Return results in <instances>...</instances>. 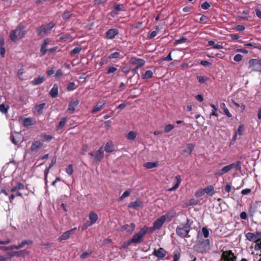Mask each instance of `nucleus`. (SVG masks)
<instances>
[{"instance_id": "obj_1", "label": "nucleus", "mask_w": 261, "mask_h": 261, "mask_svg": "<svg viewBox=\"0 0 261 261\" xmlns=\"http://www.w3.org/2000/svg\"><path fill=\"white\" fill-rule=\"evenodd\" d=\"M192 221L187 219L186 222L181 223L178 225L176 230L177 234L182 238L187 237L191 229Z\"/></svg>"}, {"instance_id": "obj_2", "label": "nucleus", "mask_w": 261, "mask_h": 261, "mask_svg": "<svg viewBox=\"0 0 261 261\" xmlns=\"http://www.w3.org/2000/svg\"><path fill=\"white\" fill-rule=\"evenodd\" d=\"M25 31L23 27L19 26L18 28L11 31L10 38L13 42H16L22 38L25 35Z\"/></svg>"}, {"instance_id": "obj_3", "label": "nucleus", "mask_w": 261, "mask_h": 261, "mask_svg": "<svg viewBox=\"0 0 261 261\" xmlns=\"http://www.w3.org/2000/svg\"><path fill=\"white\" fill-rule=\"evenodd\" d=\"M194 248L197 251L203 253L210 249V241L208 239L199 242Z\"/></svg>"}, {"instance_id": "obj_4", "label": "nucleus", "mask_w": 261, "mask_h": 261, "mask_svg": "<svg viewBox=\"0 0 261 261\" xmlns=\"http://www.w3.org/2000/svg\"><path fill=\"white\" fill-rule=\"evenodd\" d=\"M147 231V228L144 227L141 228L139 232L134 234L130 240L129 243H139L141 242L143 237L145 236Z\"/></svg>"}, {"instance_id": "obj_5", "label": "nucleus", "mask_w": 261, "mask_h": 261, "mask_svg": "<svg viewBox=\"0 0 261 261\" xmlns=\"http://www.w3.org/2000/svg\"><path fill=\"white\" fill-rule=\"evenodd\" d=\"M248 68L251 71H261V60L256 59H251L249 61Z\"/></svg>"}, {"instance_id": "obj_6", "label": "nucleus", "mask_w": 261, "mask_h": 261, "mask_svg": "<svg viewBox=\"0 0 261 261\" xmlns=\"http://www.w3.org/2000/svg\"><path fill=\"white\" fill-rule=\"evenodd\" d=\"M54 26L55 24L52 22H50L46 25H42L38 29L37 34L39 36H43L47 34Z\"/></svg>"}, {"instance_id": "obj_7", "label": "nucleus", "mask_w": 261, "mask_h": 261, "mask_svg": "<svg viewBox=\"0 0 261 261\" xmlns=\"http://www.w3.org/2000/svg\"><path fill=\"white\" fill-rule=\"evenodd\" d=\"M89 154L93 157L94 162H100L104 156V150L103 147H100L97 151L90 152Z\"/></svg>"}, {"instance_id": "obj_8", "label": "nucleus", "mask_w": 261, "mask_h": 261, "mask_svg": "<svg viewBox=\"0 0 261 261\" xmlns=\"http://www.w3.org/2000/svg\"><path fill=\"white\" fill-rule=\"evenodd\" d=\"M167 252L163 248H160L158 249H154L152 254L161 259L163 258L166 255Z\"/></svg>"}, {"instance_id": "obj_9", "label": "nucleus", "mask_w": 261, "mask_h": 261, "mask_svg": "<svg viewBox=\"0 0 261 261\" xmlns=\"http://www.w3.org/2000/svg\"><path fill=\"white\" fill-rule=\"evenodd\" d=\"M222 257L224 261H235L236 259V257L231 251H224L222 254Z\"/></svg>"}, {"instance_id": "obj_10", "label": "nucleus", "mask_w": 261, "mask_h": 261, "mask_svg": "<svg viewBox=\"0 0 261 261\" xmlns=\"http://www.w3.org/2000/svg\"><path fill=\"white\" fill-rule=\"evenodd\" d=\"M130 62L132 64L136 66L137 69L143 66L145 63L143 59L137 58H132Z\"/></svg>"}, {"instance_id": "obj_11", "label": "nucleus", "mask_w": 261, "mask_h": 261, "mask_svg": "<svg viewBox=\"0 0 261 261\" xmlns=\"http://www.w3.org/2000/svg\"><path fill=\"white\" fill-rule=\"evenodd\" d=\"M76 230V228L75 227L65 232L62 236L59 238L60 241L65 240L69 238L70 236L74 233V231Z\"/></svg>"}, {"instance_id": "obj_12", "label": "nucleus", "mask_w": 261, "mask_h": 261, "mask_svg": "<svg viewBox=\"0 0 261 261\" xmlns=\"http://www.w3.org/2000/svg\"><path fill=\"white\" fill-rule=\"evenodd\" d=\"M136 225L134 223H132L130 225L125 224L122 226L121 228V231L126 230L129 233H132L135 230Z\"/></svg>"}, {"instance_id": "obj_13", "label": "nucleus", "mask_w": 261, "mask_h": 261, "mask_svg": "<svg viewBox=\"0 0 261 261\" xmlns=\"http://www.w3.org/2000/svg\"><path fill=\"white\" fill-rule=\"evenodd\" d=\"M166 221V217L165 216L161 217L158 219L153 223V227L154 229L160 228Z\"/></svg>"}, {"instance_id": "obj_14", "label": "nucleus", "mask_w": 261, "mask_h": 261, "mask_svg": "<svg viewBox=\"0 0 261 261\" xmlns=\"http://www.w3.org/2000/svg\"><path fill=\"white\" fill-rule=\"evenodd\" d=\"M43 142L40 141H34L31 146V150L33 152H37L43 146Z\"/></svg>"}, {"instance_id": "obj_15", "label": "nucleus", "mask_w": 261, "mask_h": 261, "mask_svg": "<svg viewBox=\"0 0 261 261\" xmlns=\"http://www.w3.org/2000/svg\"><path fill=\"white\" fill-rule=\"evenodd\" d=\"M118 34V31L115 29H111L106 32V37L108 39H113Z\"/></svg>"}, {"instance_id": "obj_16", "label": "nucleus", "mask_w": 261, "mask_h": 261, "mask_svg": "<svg viewBox=\"0 0 261 261\" xmlns=\"http://www.w3.org/2000/svg\"><path fill=\"white\" fill-rule=\"evenodd\" d=\"M232 165H231V164L226 166L224 167H223L220 170H218L216 174L217 175H218L219 176H221L223 174L229 172L230 170L232 169Z\"/></svg>"}, {"instance_id": "obj_17", "label": "nucleus", "mask_w": 261, "mask_h": 261, "mask_svg": "<svg viewBox=\"0 0 261 261\" xmlns=\"http://www.w3.org/2000/svg\"><path fill=\"white\" fill-rule=\"evenodd\" d=\"M33 244V241L30 240H23L21 243L17 245H14V247L13 248L15 249H19L22 247H23L25 245H31Z\"/></svg>"}, {"instance_id": "obj_18", "label": "nucleus", "mask_w": 261, "mask_h": 261, "mask_svg": "<svg viewBox=\"0 0 261 261\" xmlns=\"http://www.w3.org/2000/svg\"><path fill=\"white\" fill-rule=\"evenodd\" d=\"M79 101L78 100H72L70 102L68 105V111H70L71 113H73L75 108L79 105Z\"/></svg>"}, {"instance_id": "obj_19", "label": "nucleus", "mask_w": 261, "mask_h": 261, "mask_svg": "<svg viewBox=\"0 0 261 261\" xmlns=\"http://www.w3.org/2000/svg\"><path fill=\"white\" fill-rule=\"evenodd\" d=\"M174 181L175 182L174 185L173 187H172V188H171L169 189V190L170 191H174V190H176L179 187V186L180 184V182H181V178H180V176L177 175V176H175L174 179Z\"/></svg>"}, {"instance_id": "obj_20", "label": "nucleus", "mask_w": 261, "mask_h": 261, "mask_svg": "<svg viewBox=\"0 0 261 261\" xmlns=\"http://www.w3.org/2000/svg\"><path fill=\"white\" fill-rule=\"evenodd\" d=\"M142 203V202L140 199H138L135 201L130 202L128 205V207L136 209L138 207L141 206Z\"/></svg>"}, {"instance_id": "obj_21", "label": "nucleus", "mask_w": 261, "mask_h": 261, "mask_svg": "<svg viewBox=\"0 0 261 261\" xmlns=\"http://www.w3.org/2000/svg\"><path fill=\"white\" fill-rule=\"evenodd\" d=\"M50 95L53 97H56L58 94V86L57 84H55L54 85L53 87L50 91Z\"/></svg>"}, {"instance_id": "obj_22", "label": "nucleus", "mask_w": 261, "mask_h": 261, "mask_svg": "<svg viewBox=\"0 0 261 261\" xmlns=\"http://www.w3.org/2000/svg\"><path fill=\"white\" fill-rule=\"evenodd\" d=\"M89 219L90 222L93 225L98 220V216L95 212H91L89 214Z\"/></svg>"}, {"instance_id": "obj_23", "label": "nucleus", "mask_w": 261, "mask_h": 261, "mask_svg": "<svg viewBox=\"0 0 261 261\" xmlns=\"http://www.w3.org/2000/svg\"><path fill=\"white\" fill-rule=\"evenodd\" d=\"M45 81L43 76H39L32 81L31 83L33 85H37L42 83Z\"/></svg>"}, {"instance_id": "obj_24", "label": "nucleus", "mask_w": 261, "mask_h": 261, "mask_svg": "<svg viewBox=\"0 0 261 261\" xmlns=\"http://www.w3.org/2000/svg\"><path fill=\"white\" fill-rule=\"evenodd\" d=\"M105 150L107 152H112L114 150V146L111 142L107 143L105 146Z\"/></svg>"}, {"instance_id": "obj_25", "label": "nucleus", "mask_w": 261, "mask_h": 261, "mask_svg": "<svg viewBox=\"0 0 261 261\" xmlns=\"http://www.w3.org/2000/svg\"><path fill=\"white\" fill-rule=\"evenodd\" d=\"M105 105V103L103 102L100 101L97 103V105L95 106V107L93 109L92 112L93 113H95L98 111H99L103 107V106Z\"/></svg>"}, {"instance_id": "obj_26", "label": "nucleus", "mask_w": 261, "mask_h": 261, "mask_svg": "<svg viewBox=\"0 0 261 261\" xmlns=\"http://www.w3.org/2000/svg\"><path fill=\"white\" fill-rule=\"evenodd\" d=\"M204 193H206L208 195H213L214 194V188L212 186H209L203 189Z\"/></svg>"}, {"instance_id": "obj_27", "label": "nucleus", "mask_w": 261, "mask_h": 261, "mask_svg": "<svg viewBox=\"0 0 261 261\" xmlns=\"http://www.w3.org/2000/svg\"><path fill=\"white\" fill-rule=\"evenodd\" d=\"M30 254V251L27 250H23L19 251H16L14 252V255L17 256H25V255H28Z\"/></svg>"}, {"instance_id": "obj_28", "label": "nucleus", "mask_w": 261, "mask_h": 261, "mask_svg": "<svg viewBox=\"0 0 261 261\" xmlns=\"http://www.w3.org/2000/svg\"><path fill=\"white\" fill-rule=\"evenodd\" d=\"M92 254V251L91 250H88L87 251H85L83 253H82L80 257L81 259H86L88 258L91 254Z\"/></svg>"}, {"instance_id": "obj_29", "label": "nucleus", "mask_w": 261, "mask_h": 261, "mask_svg": "<svg viewBox=\"0 0 261 261\" xmlns=\"http://www.w3.org/2000/svg\"><path fill=\"white\" fill-rule=\"evenodd\" d=\"M66 121H67V118L63 117L61 119V120L60 121V122H59V123L57 126L58 129H62L65 126V124L66 123Z\"/></svg>"}, {"instance_id": "obj_30", "label": "nucleus", "mask_w": 261, "mask_h": 261, "mask_svg": "<svg viewBox=\"0 0 261 261\" xmlns=\"http://www.w3.org/2000/svg\"><path fill=\"white\" fill-rule=\"evenodd\" d=\"M246 239L250 241H254L255 242L254 234L252 232H248L245 234Z\"/></svg>"}, {"instance_id": "obj_31", "label": "nucleus", "mask_w": 261, "mask_h": 261, "mask_svg": "<svg viewBox=\"0 0 261 261\" xmlns=\"http://www.w3.org/2000/svg\"><path fill=\"white\" fill-rule=\"evenodd\" d=\"M137 136V133L133 131H130L128 133L127 136V138L129 140H133L135 139Z\"/></svg>"}, {"instance_id": "obj_32", "label": "nucleus", "mask_w": 261, "mask_h": 261, "mask_svg": "<svg viewBox=\"0 0 261 261\" xmlns=\"http://www.w3.org/2000/svg\"><path fill=\"white\" fill-rule=\"evenodd\" d=\"M153 73L151 70L146 71L145 73L143 75V79H148L152 76Z\"/></svg>"}, {"instance_id": "obj_33", "label": "nucleus", "mask_w": 261, "mask_h": 261, "mask_svg": "<svg viewBox=\"0 0 261 261\" xmlns=\"http://www.w3.org/2000/svg\"><path fill=\"white\" fill-rule=\"evenodd\" d=\"M244 132V125L243 124H241L238 127L237 130L236 131L235 133L236 135L241 136L243 135Z\"/></svg>"}, {"instance_id": "obj_34", "label": "nucleus", "mask_w": 261, "mask_h": 261, "mask_svg": "<svg viewBox=\"0 0 261 261\" xmlns=\"http://www.w3.org/2000/svg\"><path fill=\"white\" fill-rule=\"evenodd\" d=\"M33 124V120L30 118H25L23 120V125L25 126H28Z\"/></svg>"}, {"instance_id": "obj_35", "label": "nucleus", "mask_w": 261, "mask_h": 261, "mask_svg": "<svg viewBox=\"0 0 261 261\" xmlns=\"http://www.w3.org/2000/svg\"><path fill=\"white\" fill-rule=\"evenodd\" d=\"M194 148V145L191 143L187 145V148L185 149V152H187L189 154H191V152L193 150Z\"/></svg>"}, {"instance_id": "obj_36", "label": "nucleus", "mask_w": 261, "mask_h": 261, "mask_svg": "<svg viewBox=\"0 0 261 261\" xmlns=\"http://www.w3.org/2000/svg\"><path fill=\"white\" fill-rule=\"evenodd\" d=\"M9 108V106H5L4 104L0 105V111L3 113H7Z\"/></svg>"}, {"instance_id": "obj_37", "label": "nucleus", "mask_w": 261, "mask_h": 261, "mask_svg": "<svg viewBox=\"0 0 261 261\" xmlns=\"http://www.w3.org/2000/svg\"><path fill=\"white\" fill-rule=\"evenodd\" d=\"M120 57V54L119 52H115L111 54L109 56V59H118Z\"/></svg>"}, {"instance_id": "obj_38", "label": "nucleus", "mask_w": 261, "mask_h": 261, "mask_svg": "<svg viewBox=\"0 0 261 261\" xmlns=\"http://www.w3.org/2000/svg\"><path fill=\"white\" fill-rule=\"evenodd\" d=\"M156 164L152 162H147L145 164L144 166L147 169H151L156 167Z\"/></svg>"}, {"instance_id": "obj_39", "label": "nucleus", "mask_w": 261, "mask_h": 261, "mask_svg": "<svg viewBox=\"0 0 261 261\" xmlns=\"http://www.w3.org/2000/svg\"><path fill=\"white\" fill-rule=\"evenodd\" d=\"M114 9L115 11H121L124 10V6L122 4H116L114 6Z\"/></svg>"}, {"instance_id": "obj_40", "label": "nucleus", "mask_w": 261, "mask_h": 261, "mask_svg": "<svg viewBox=\"0 0 261 261\" xmlns=\"http://www.w3.org/2000/svg\"><path fill=\"white\" fill-rule=\"evenodd\" d=\"M76 86L74 82H70L67 87V89L68 91H72L74 90Z\"/></svg>"}, {"instance_id": "obj_41", "label": "nucleus", "mask_w": 261, "mask_h": 261, "mask_svg": "<svg viewBox=\"0 0 261 261\" xmlns=\"http://www.w3.org/2000/svg\"><path fill=\"white\" fill-rule=\"evenodd\" d=\"M255 242H258L261 240V232L257 231L254 233Z\"/></svg>"}, {"instance_id": "obj_42", "label": "nucleus", "mask_w": 261, "mask_h": 261, "mask_svg": "<svg viewBox=\"0 0 261 261\" xmlns=\"http://www.w3.org/2000/svg\"><path fill=\"white\" fill-rule=\"evenodd\" d=\"M174 128V126L172 124H168L165 126V132L169 133L171 132Z\"/></svg>"}, {"instance_id": "obj_43", "label": "nucleus", "mask_w": 261, "mask_h": 261, "mask_svg": "<svg viewBox=\"0 0 261 261\" xmlns=\"http://www.w3.org/2000/svg\"><path fill=\"white\" fill-rule=\"evenodd\" d=\"M204 191L203 189H200L195 192V195L197 197H200L204 195Z\"/></svg>"}, {"instance_id": "obj_44", "label": "nucleus", "mask_w": 261, "mask_h": 261, "mask_svg": "<svg viewBox=\"0 0 261 261\" xmlns=\"http://www.w3.org/2000/svg\"><path fill=\"white\" fill-rule=\"evenodd\" d=\"M198 203V202L195 199H191L189 200L188 204H186L185 206H188L189 205H195Z\"/></svg>"}, {"instance_id": "obj_45", "label": "nucleus", "mask_w": 261, "mask_h": 261, "mask_svg": "<svg viewBox=\"0 0 261 261\" xmlns=\"http://www.w3.org/2000/svg\"><path fill=\"white\" fill-rule=\"evenodd\" d=\"M202 232L203 235L204 237V238H207L208 237L209 231H208V230L206 228L203 227L202 229Z\"/></svg>"}, {"instance_id": "obj_46", "label": "nucleus", "mask_w": 261, "mask_h": 261, "mask_svg": "<svg viewBox=\"0 0 261 261\" xmlns=\"http://www.w3.org/2000/svg\"><path fill=\"white\" fill-rule=\"evenodd\" d=\"M81 50L82 48L81 47H75L71 51V55L77 54L81 51Z\"/></svg>"}, {"instance_id": "obj_47", "label": "nucleus", "mask_w": 261, "mask_h": 261, "mask_svg": "<svg viewBox=\"0 0 261 261\" xmlns=\"http://www.w3.org/2000/svg\"><path fill=\"white\" fill-rule=\"evenodd\" d=\"M231 165H232V169L235 168L236 171L240 170L241 169V165L240 162H237V163L234 164H231Z\"/></svg>"}, {"instance_id": "obj_48", "label": "nucleus", "mask_w": 261, "mask_h": 261, "mask_svg": "<svg viewBox=\"0 0 261 261\" xmlns=\"http://www.w3.org/2000/svg\"><path fill=\"white\" fill-rule=\"evenodd\" d=\"M66 172H67L69 175H71V174L73 173V172L72 165H69V166L66 168Z\"/></svg>"}, {"instance_id": "obj_49", "label": "nucleus", "mask_w": 261, "mask_h": 261, "mask_svg": "<svg viewBox=\"0 0 261 261\" xmlns=\"http://www.w3.org/2000/svg\"><path fill=\"white\" fill-rule=\"evenodd\" d=\"M14 247V245H11V246H10L8 247L1 246L0 249L2 250H3V251H7L8 250H13V249H15V248H13Z\"/></svg>"}, {"instance_id": "obj_50", "label": "nucleus", "mask_w": 261, "mask_h": 261, "mask_svg": "<svg viewBox=\"0 0 261 261\" xmlns=\"http://www.w3.org/2000/svg\"><path fill=\"white\" fill-rule=\"evenodd\" d=\"M233 103L237 108H240V111L242 112L245 109V106L244 105L240 106V104L235 102H233Z\"/></svg>"}, {"instance_id": "obj_51", "label": "nucleus", "mask_w": 261, "mask_h": 261, "mask_svg": "<svg viewBox=\"0 0 261 261\" xmlns=\"http://www.w3.org/2000/svg\"><path fill=\"white\" fill-rule=\"evenodd\" d=\"M117 69L116 68L113 67V66H110V67H109V68L108 69L107 73L110 74V73H114L116 71H117Z\"/></svg>"}, {"instance_id": "obj_52", "label": "nucleus", "mask_w": 261, "mask_h": 261, "mask_svg": "<svg viewBox=\"0 0 261 261\" xmlns=\"http://www.w3.org/2000/svg\"><path fill=\"white\" fill-rule=\"evenodd\" d=\"M242 58L243 57L241 54H237L234 57L233 60L236 62H240L242 60Z\"/></svg>"}, {"instance_id": "obj_53", "label": "nucleus", "mask_w": 261, "mask_h": 261, "mask_svg": "<svg viewBox=\"0 0 261 261\" xmlns=\"http://www.w3.org/2000/svg\"><path fill=\"white\" fill-rule=\"evenodd\" d=\"M92 224L90 222L87 221L86 223H85L82 226V229L83 230H85L87 229L89 226L92 225Z\"/></svg>"}, {"instance_id": "obj_54", "label": "nucleus", "mask_w": 261, "mask_h": 261, "mask_svg": "<svg viewBox=\"0 0 261 261\" xmlns=\"http://www.w3.org/2000/svg\"><path fill=\"white\" fill-rule=\"evenodd\" d=\"M44 106H45L44 103L40 104L36 107V109L38 112L40 113L41 112L42 110L44 108Z\"/></svg>"}, {"instance_id": "obj_55", "label": "nucleus", "mask_w": 261, "mask_h": 261, "mask_svg": "<svg viewBox=\"0 0 261 261\" xmlns=\"http://www.w3.org/2000/svg\"><path fill=\"white\" fill-rule=\"evenodd\" d=\"M47 50L46 48V46L45 45H42L40 49V52L41 53L42 56H43Z\"/></svg>"}, {"instance_id": "obj_56", "label": "nucleus", "mask_w": 261, "mask_h": 261, "mask_svg": "<svg viewBox=\"0 0 261 261\" xmlns=\"http://www.w3.org/2000/svg\"><path fill=\"white\" fill-rule=\"evenodd\" d=\"M63 75V72L61 69H58L55 74L56 78L59 79Z\"/></svg>"}, {"instance_id": "obj_57", "label": "nucleus", "mask_w": 261, "mask_h": 261, "mask_svg": "<svg viewBox=\"0 0 261 261\" xmlns=\"http://www.w3.org/2000/svg\"><path fill=\"white\" fill-rule=\"evenodd\" d=\"M251 189L247 188V189H245L241 191V193L243 195H247L249 193H250L251 192Z\"/></svg>"}, {"instance_id": "obj_58", "label": "nucleus", "mask_w": 261, "mask_h": 261, "mask_svg": "<svg viewBox=\"0 0 261 261\" xmlns=\"http://www.w3.org/2000/svg\"><path fill=\"white\" fill-rule=\"evenodd\" d=\"M130 194V191H125L123 194L121 195V196L120 197V199L122 200L123 198L127 197Z\"/></svg>"}, {"instance_id": "obj_59", "label": "nucleus", "mask_w": 261, "mask_h": 261, "mask_svg": "<svg viewBox=\"0 0 261 261\" xmlns=\"http://www.w3.org/2000/svg\"><path fill=\"white\" fill-rule=\"evenodd\" d=\"M210 7V5L206 2L201 5V8L204 10L207 9Z\"/></svg>"}, {"instance_id": "obj_60", "label": "nucleus", "mask_w": 261, "mask_h": 261, "mask_svg": "<svg viewBox=\"0 0 261 261\" xmlns=\"http://www.w3.org/2000/svg\"><path fill=\"white\" fill-rule=\"evenodd\" d=\"M158 34V31H153L151 32L148 35V37L150 39L153 38L155 36H156Z\"/></svg>"}, {"instance_id": "obj_61", "label": "nucleus", "mask_w": 261, "mask_h": 261, "mask_svg": "<svg viewBox=\"0 0 261 261\" xmlns=\"http://www.w3.org/2000/svg\"><path fill=\"white\" fill-rule=\"evenodd\" d=\"M71 16V13L69 12H65L63 14V18L64 19H68Z\"/></svg>"}, {"instance_id": "obj_62", "label": "nucleus", "mask_w": 261, "mask_h": 261, "mask_svg": "<svg viewBox=\"0 0 261 261\" xmlns=\"http://www.w3.org/2000/svg\"><path fill=\"white\" fill-rule=\"evenodd\" d=\"M16 188H17L18 190H22V189H24V185L20 183V182L17 183V184L16 185Z\"/></svg>"}, {"instance_id": "obj_63", "label": "nucleus", "mask_w": 261, "mask_h": 261, "mask_svg": "<svg viewBox=\"0 0 261 261\" xmlns=\"http://www.w3.org/2000/svg\"><path fill=\"white\" fill-rule=\"evenodd\" d=\"M254 249L256 250H261V242L260 243L256 242V244L254 246Z\"/></svg>"}, {"instance_id": "obj_64", "label": "nucleus", "mask_w": 261, "mask_h": 261, "mask_svg": "<svg viewBox=\"0 0 261 261\" xmlns=\"http://www.w3.org/2000/svg\"><path fill=\"white\" fill-rule=\"evenodd\" d=\"M55 73L54 68L53 67L50 69L48 70L46 72V73L48 76H50Z\"/></svg>"}]
</instances>
